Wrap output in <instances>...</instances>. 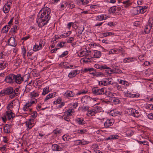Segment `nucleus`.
I'll list each match as a JSON object with an SVG mask.
<instances>
[{
  "label": "nucleus",
  "mask_w": 153,
  "mask_h": 153,
  "mask_svg": "<svg viewBox=\"0 0 153 153\" xmlns=\"http://www.w3.org/2000/svg\"><path fill=\"white\" fill-rule=\"evenodd\" d=\"M151 28H152V26L148 24L147 25L146 27L144 30V32L146 33H149L150 31Z\"/></svg>",
  "instance_id": "39"
},
{
  "label": "nucleus",
  "mask_w": 153,
  "mask_h": 153,
  "mask_svg": "<svg viewBox=\"0 0 153 153\" xmlns=\"http://www.w3.org/2000/svg\"><path fill=\"white\" fill-rule=\"evenodd\" d=\"M53 104L55 105L59 104L57 107L60 108L65 105V103L62 101V98L61 97H59L55 101H54Z\"/></svg>",
  "instance_id": "7"
},
{
  "label": "nucleus",
  "mask_w": 153,
  "mask_h": 153,
  "mask_svg": "<svg viewBox=\"0 0 153 153\" xmlns=\"http://www.w3.org/2000/svg\"><path fill=\"white\" fill-rule=\"evenodd\" d=\"M81 145H85L89 144L90 142L88 141H87L84 139L81 140Z\"/></svg>",
  "instance_id": "58"
},
{
  "label": "nucleus",
  "mask_w": 153,
  "mask_h": 153,
  "mask_svg": "<svg viewBox=\"0 0 153 153\" xmlns=\"http://www.w3.org/2000/svg\"><path fill=\"white\" fill-rule=\"evenodd\" d=\"M79 73V71L77 70H73L71 71L68 75V77L72 78L75 76L77 74Z\"/></svg>",
  "instance_id": "17"
},
{
  "label": "nucleus",
  "mask_w": 153,
  "mask_h": 153,
  "mask_svg": "<svg viewBox=\"0 0 153 153\" xmlns=\"http://www.w3.org/2000/svg\"><path fill=\"white\" fill-rule=\"evenodd\" d=\"M139 6L134 8L131 11V13L134 15H137L139 13L140 10Z\"/></svg>",
  "instance_id": "30"
},
{
  "label": "nucleus",
  "mask_w": 153,
  "mask_h": 153,
  "mask_svg": "<svg viewBox=\"0 0 153 153\" xmlns=\"http://www.w3.org/2000/svg\"><path fill=\"white\" fill-rule=\"evenodd\" d=\"M61 132V131L59 129H56L53 131V133L56 135H57L60 134Z\"/></svg>",
  "instance_id": "52"
},
{
  "label": "nucleus",
  "mask_w": 153,
  "mask_h": 153,
  "mask_svg": "<svg viewBox=\"0 0 153 153\" xmlns=\"http://www.w3.org/2000/svg\"><path fill=\"white\" fill-rule=\"evenodd\" d=\"M149 24L152 27V29H153V19L150 18L149 21Z\"/></svg>",
  "instance_id": "60"
},
{
  "label": "nucleus",
  "mask_w": 153,
  "mask_h": 153,
  "mask_svg": "<svg viewBox=\"0 0 153 153\" xmlns=\"http://www.w3.org/2000/svg\"><path fill=\"white\" fill-rule=\"evenodd\" d=\"M74 95L75 93L74 91L69 90L67 91L64 94L65 96L68 98L73 97L74 96Z\"/></svg>",
  "instance_id": "20"
},
{
  "label": "nucleus",
  "mask_w": 153,
  "mask_h": 153,
  "mask_svg": "<svg viewBox=\"0 0 153 153\" xmlns=\"http://www.w3.org/2000/svg\"><path fill=\"white\" fill-rule=\"evenodd\" d=\"M32 89V88L31 86L26 85L25 87V92L26 93L29 92Z\"/></svg>",
  "instance_id": "48"
},
{
  "label": "nucleus",
  "mask_w": 153,
  "mask_h": 153,
  "mask_svg": "<svg viewBox=\"0 0 153 153\" xmlns=\"http://www.w3.org/2000/svg\"><path fill=\"white\" fill-rule=\"evenodd\" d=\"M145 74L148 76L153 75V70L148 69L145 71Z\"/></svg>",
  "instance_id": "42"
},
{
  "label": "nucleus",
  "mask_w": 153,
  "mask_h": 153,
  "mask_svg": "<svg viewBox=\"0 0 153 153\" xmlns=\"http://www.w3.org/2000/svg\"><path fill=\"white\" fill-rule=\"evenodd\" d=\"M92 93L96 95L104 94L106 92V89L104 88H99L98 87H94L92 89Z\"/></svg>",
  "instance_id": "2"
},
{
  "label": "nucleus",
  "mask_w": 153,
  "mask_h": 153,
  "mask_svg": "<svg viewBox=\"0 0 153 153\" xmlns=\"http://www.w3.org/2000/svg\"><path fill=\"white\" fill-rule=\"evenodd\" d=\"M96 69L94 68H85L83 69V71L87 72L89 71V72L91 71H96Z\"/></svg>",
  "instance_id": "45"
},
{
  "label": "nucleus",
  "mask_w": 153,
  "mask_h": 153,
  "mask_svg": "<svg viewBox=\"0 0 153 153\" xmlns=\"http://www.w3.org/2000/svg\"><path fill=\"white\" fill-rule=\"evenodd\" d=\"M49 89V86H47L45 87L43 89L42 95H45L48 94L50 92Z\"/></svg>",
  "instance_id": "32"
},
{
  "label": "nucleus",
  "mask_w": 153,
  "mask_h": 153,
  "mask_svg": "<svg viewBox=\"0 0 153 153\" xmlns=\"http://www.w3.org/2000/svg\"><path fill=\"white\" fill-rule=\"evenodd\" d=\"M89 57H88L87 56L85 57L84 59H83V62H91V61L90 60V59H91V57L90 58Z\"/></svg>",
  "instance_id": "57"
},
{
  "label": "nucleus",
  "mask_w": 153,
  "mask_h": 153,
  "mask_svg": "<svg viewBox=\"0 0 153 153\" xmlns=\"http://www.w3.org/2000/svg\"><path fill=\"white\" fill-rule=\"evenodd\" d=\"M68 33H65L61 35H59L56 38L55 37V38H66L68 37Z\"/></svg>",
  "instance_id": "54"
},
{
  "label": "nucleus",
  "mask_w": 153,
  "mask_h": 153,
  "mask_svg": "<svg viewBox=\"0 0 153 153\" xmlns=\"http://www.w3.org/2000/svg\"><path fill=\"white\" fill-rule=\"evenodd\" d=\"M107 83L108 85H112L113 84V82H112V79L111 78H108L107 79Z\"/></svg>",
  "instance_id": "63"
},
{
  "label": "nucleus",
  "mask_w": 153,
  "mask_h": 153,
  "mask_svg": "<svg viewBox=\"0 0 153 153\" xmlns=\"http://www.w3.org/2000/svg\"><path fill=\"white\" fill-rule=\"evenodd\" d=\"M16 102L15 100H13L10 104H9L7 107V110H12L11 109L13 108L14 106L15 105Z\"/></svg>",
  "instance_id": "24"
},
{
  "label": "nucleus",
  "mask_w": 153,
  "mask_h": 153,
  "mask_svg": "<svg viewBox=\"0 0 153 153\" xmlns=\"http://www.w3.org/2000/svg\"><path fill=\"white\" fill-rule=\"evenodd\" d=\"M76 121L79 125H83L85 124V121L82 118H78L76 119Z\"/></svg>",
  "instance_id": "33"
},
{
  "label": "nucleus",
  "mask_w": 153,
  "mask_h": 153,
  "mask_svg": "<svg viewBox=\"0 0 153 153\" xmlns=\"http://www.w3.org/2000/svg\"><path fill=\"white\" fill-rule=\"evenodd\" d=\"M55 96V94L53 93L49 94L46 96L44 100L45 101H46L50 98L54 97Z\"/></svg>",
  "instance_id": "34"
},
{
  "label": "nucleus",
  "mask_w": 153,
  "mask_h": 153,
  "mask_svg": "<svg viewBox=\"0 0 153 153\" xmlns=\"http://www.w3.org/2000/svg\"><path fill=\"white\" fill-rule=\"evenodd\" d=\"M9 53L7 54V53L4 52H1L0 53V59H5L6 57L8 56Z\"/></svg>",
  "instance_id": "38"
},
{
  "label": "nucleus",
  "mask_w": 153,
  "mask_h": 153,
  "mask_svg": "<svg viewBox=\"0 0 153 153\" xmlns=\"http://www.w3.org/2000/svg\"><path fill=\"white\" fill-rule=\"evenodd\" d=\"M113 69V74H121L122 73V71L118 68H114Z\"/></svg>",
  "instance_id": "43"
},
{
  "label": "nucleus",
  "mask_w": 153,
  "mask_h": 153,
  "mask_svg": "<svg viewBox=\"0 0 153 153\" xmlns=\"http://www.w3.org/2000/svg\"><path fill=\"white\" fill-rule=\"evenodd\" d=\"M37 99H35L34 100H31L30 102H28V104H29L31 106L33 104H34L37 103Z\"/></svg>",
  "instance_id": "56"
},
{
  "label": "nucleus",
  "mask_w": 153,
  "mask_h": 153,
  "mask_svg": "<svg viewBox=\"0 0 153 153\" xmlns=\"http://www.w3.org/2000/svg\"><path fill=\"white\" fill-rule=\"evenodd\" d=\"M87 132L86 129H79L77 131V133L79 134H82L85 133Z\"/></svg>",
  "instance_id": "49"
},
{
  "label": "nucleus",
  "mask_w": 153,
  "mask_h": 153,
  "mask_svg": "<svg viewBox=\"0 0 153 153\" xmlns=\"http://www.w3.org/2000/svg\"><path fill=\"white\" fill-rule=\"evenodd\" d=\"M125 96L127 97H134L137 96V95L135 94H131L129 91L124 92H123Z\"/></svg>",
  "instance_id": "22"
},
{
  "label": "nucleus",
  "mask_w": 153,
  "mask_h": 153,
  "mask_svg": "<svg viewBox=\"0 0 153 153\" xmlns=\"http://www.w3.org/2000/svg\"><path fill=\"white\" fill-rule=\"evenodd\" d=\"M5 95H7L5 89H4L0 92V96L2 97Z\"/></svg>",
  "instance_id": "61"
},
{
  "label": "nucleus",
  "mask_w": 153,
  "mask_h": 153,
  "mask_svg": "<svg viewBox=\"0 0 153 153\" xmlns=\"http://www.w3.org/2000/svg\"><path fill=\"white\" fill-rule=\"evenodd\" d=\"M110 114L113 116H115L120 115L122 113L116 110H112L110 112Z\"/></svg>",
  "instance_id": "23"
},
{
  "label": "nucleus",
  "mask_w": 153,
  "mask_h": 153,
  "mask_svg": "<svg viewBox=\"0 0 153 153\" xmlns=\"http://www.w3.org/2000/svg\"><path fill=\"white\" fill-rule=\"evenodd\" d=\"M34 120L33 119H30L28 121L26 122V126L29 128L31 129L34 126Z\"/></svg>",
  "instance_id": "13"
},
{
  "label": "nucleus",
  "mask_w": 153,
  "mask_h": 153,
  "mask_svg": "<svg viewBox=\"0 0 153 153\" xmlns=\"http://www.w3.org/2000/svg\"><path fill=\"white\" fill-rule=\"evenodd\" d=\"M130 1L129 0H128L127 1H123V4L125 5L124 6V7H128V6L130 5V3H129Z\"/></svg>",
  "instance_id": "62"
},
{
  "label": "nucleus",
  "mask_w": 153,
  "mask_h": 153,
  "mask_svg": "<svg viewBox=\"0 0 153 153\" xmlns=\"http://www.w3.org/2000/svg\"><path fill=\"white\" fill-rule=\"evenodd\" d=\"M37 115V113L36 111H33L32 114V115H31V117L32 118V119H34L36 117Z\"/></svg>",
  "instance_id": "59"
},
{
  "label": "nucleus",
  "mask_w": 153,
  "mask_h": 153,
  "mask_svg": "<svg viewBox=\"0 0 153 153\" xmlns=\"http://www.w3.org/2000/svg\"><path fill=\"white\" fill-rule=\"evenodd\" d=\"M22 62V60L19 58H17L14 61V64L16 66H18Z\"/></svg>",
  "instance_id": "36"
},
{
  "label": "nucleus",
  "mask_w": 153,
  "mask_h": 153,
  "mask_svg": "<svg viewBox=\"0 0 153 153\" xmlns=\"http://www.w3.org/2000/svg\"><path fill=\"white\" fill-rule=\"evenodd\" d=\"M27 54V57L31 60L37 58V56L33 53L28 52Z\"/></svg>",
  "instance_id": "26"
},
{
  "label": "nucleus",
  "mask_w": 153,
  "mask_h": 153,
  "mask_svg": "<svg viewBox=\"0 0 153 153\" xmlns=\"http://www.w3.org/2000/svg\"><path fill=\"white\" fill-rule=\"evenodd\" d=\"M91 51H80L78 55L79 56H87L88 55L89 53H90Z\"/></svg>",
  "instance_id": "29"
},
{
  "label": "nucleus",
  "mask_w": 153,
  "mask_h": 153,
  "mask_svg": "<svg viewBox=\"0 0 153 153\" xmlns=\"http://www.w3.org/2000/svg\"><path fill=\"white\" fill-rule=\"evenodd\" d=\"M118 138V136L117 135H111L110 136L106 138L107 140H110L117 139Z\"/></svg>",
  "instance_id": "41"
},
{
  "label": "nucleus",
  "mask_w": 153,
  "mask_h": 153,
  "mask_svg": "<svg viewBox=\"0 0 153 153\" xmlns=\"http://www.w3.org/2000/svg\"><path fill=\"white\" fill-rule=\"evenodd\" d=\"M124 52V50L122 48L119 47L118 48H114L111 50L109 53L110 54H114L121 53L123 54Z\"/></svg>",
  "instance_id": "8"
},
{
  "label": "nucleus",
  "mask_w": 153,
  "mask_h": 153,
  "mask_svg": "<svg viewBox=\"0 0 153 153\" xmlns=\"http://www.w3.org/2000/svg\"><path fill=\"white\" fill-rule=\"evenodd\" d=\"M19 90V88H16L14 90H13V94L12 95L11 98H13L15 97L18 96L19 94L20 93Z\"/></svg>",
  "instance_id": "25"
},
{
  "label": "nucleus",
  "mask_w": 153,
  "mask_h": 153,
  "mask_svg": "<svg viewBox=\"0 0 153 153\" xmlns=\"http://www.w3.org/2000/svg\"><path fill=\"white\" fill-rule=\"evenodd\" d=\"M63 139L65 141H67L70 140V139H72L69 137V136L68 135H64L62 137Z\"/></svg>",
  "instance_id": "51"
},
{
  "label": "nucleus",
  "mask_w": 153,
  "mask_h": 153,
  "mask_svg": "<svg viewBox=\"0 0 153 153\" xmlns=\"http://www.w3.org/2000/svg\"><path fill=\"white\" fill-rule=\"evenodd\" d=\"M102 42L103 43H105L106 44H111V43L112 42V41H109L108 40H107V39H104L102 40Z\"/></svg>",
  "instance_id": "55"
},
{
  "label": "nucleus",
  "mask_w": 153,
  "mask_h": 153,
  "mask_svg": "<svg viewBox=\"0 0 153 153\" xmlns=\"http://www.w3.org/2000/svg\"><path fill=\"white\" fill-rule=\"evenodd\" d=\"M14 77V83L20 84L24 80V76L20 74L15 75Z\"/></svg>",
  "instance_id": "4"
},
{
  "label": "nucleus",
  "mask_w": 153,
  "mask_h": 153,
  "mask_svg": "<svg viewBox=\"0 0 153 153\" xmlns=\"http://www.w3.org/2000/svg\"><path fill=\"white\" fill-rule=\"evenodd\" d=\"M117 81H118L119 83L124 85H128V82L125 81H124L121 79H118Z\"/></svg>",
  "instance_id": "50"
},
{
  "label": "nucleus",
  "mask_w": 153,
  "mask_h": 153,
  "mask_svg": "<svg viewBox=\"0 0 153 153\" xmlns=\"http://www.w3.org/2000/svg\"><path fill=\"white\" fill-rule=\"evenodd\" d=\"M91 53L93 54L94 57L95 58H99L101 56V52L99 51H94L91 52Z\"/></svg>",
  "instance_id": "21"
},
{
  "label": "nucleus",
  "mask_w": 153,
  "mask_h": 153,
  "mask_svg": "<svg viewBox=\"0 0 153 153\" xmlns=\"http://www.w3.org/2000/svg\"><path fill=\"white\" fill-rule=\"evenodd\" d=\"M51 10L50 8L45 7L39 12L36 20L38 26L40 27L46 25L51 17Z\"/></svg>",
  "instance_id": "1"
},
{
  "label": "nucleus",
  "mask_w": 153,
  "mask_h": 153,
  "mask_svg": "<svg viewBox=\"0 0 153 153\" xmlns=\"http://www.w3.org/2000/svg\"><path fill=\"white\" fill-rule=\"evenodd\" d=\"M129 111L130 112V114L135 117H138L140 116L141 114L139 112V111L138 110H136L135 109L131 108Z\"/></svg>",
  "instance_id": "9"
},
{
  "label": "nucleus",
  "mask_w": 153,
  "mask_h": 153,
  "mask_svg": "<svg viewBox=\"0 0 153 153\" xmlns=\"http://www.w3.org/2000/svg\"><path fill=\"white\" fill-rule=\"evenodd\" d=\"M133 58H126L124 59L123 62L124 63L130 62L132 61Z\"/></svg>",
  "instance_id": "53"
},
{
  "label": "nucleus",
  "mask_w": 153,
  "mask_h": 153,
  "mask_svg": "<svg viewBox=\"0 0 153 153\" xmlns=\"http://www.w3.org/2000/svg\"><path fill=\"white\" fill-rule=\"evenodd\" d=\"M8 65L7 61L4 60L0 63V70L4 69Z\"/></svg>",
  "instance_id": "28"
},
{
  "label": "nucleus",
  "mask_w": 153,
  "mask_h": 153,
  "mask_svg": "<svg viewBox=\"0 0 153 153\" xmlns=\"http://www.w3.org/2000/svg\"><path fill=\"white\" fill-rule=\"evenodd\" d=\"M12 3L10 1L7 2L4 6L3 9V12L5 13H7L10 10V5Z\"/></svg>",
  "instance_id": "11"
},
{
  "label": "nucleus",
  "mask_w": 153,
  "mask_h": 153,
  "mask_svg": "<svg viewBox=\"0 0 153 153\" xmlns=\"http://www.w3.org/2000/svg\"><path fill=\"white\" fill-rule=\"evenodd\" d=\"M30 95L32 98H34L38 97L39 95V94L36 91H34L30 93Z\"/></svg>",
  "instance_id": "37"
},
{
  "label": "nucleus",
  "mask_w": 153,
  "mask_h": 153,
  "mask_svg": "<svg viewBox=\"0 0 153 153\" xmlns=\"http://www.w3.org/2000/svg\"><path fill=\"white\" fill-rule=\"evenodd\" d=\"M11 127V125L6 124L4 127V133L8 134L10 132V128Z\"/></svg>",
  "instance_id": "19"
},
{
  "label": "nucleus",
  "mask_w": 153,
  "mask_h": 153,
  "mask_svg": "<svg viewBox=\"0 0 153 153\" xmlns=\"http://www.w3.org/2000/svg\"><path fill=\"white\" fill-rule=\"evenodd\" d=\"M17 30V26L16 25L14 26L13 28L11 29V31L10 32V34L14 33H16Z\"/></svg>",
  "instance_id": "46"
},
{
  "label": "nucleus",
  "mask_w": 153,
  "mask_h": 153,
  "mask_svg": "<svg viewBox=\"0 0 153 153\" xmlns=\"http://www.w3.org/2000/svg\"><path fill=\"white\" fill-rule=\"evenodd\" d=\"M51 149L53 151H61L62 148L60 146L57 144H53L52 145Z\"/></svg>",
  "instance_id": "18"
},
{
  "label": "nucleus",
  "mask_w": 153,
  "mask_h": 153,
  "mask_svg": "<svg viewBox=\"0 0 153 153\" xmlns=\"http://www.w3.org/2000/svg\"><path fill=\"white\" fill-rule=\"evenodd\" d=\"M101 107L99 106H96L93 107L91 110H88L86 114L88 116L95 115L96 114L101 111Z\"/></svg>",
  "instance_id": "3"
},
{
  "label": "nucleus",
  "mask_w": 153,
  "mask_h": 153,
  "mask_svg": "<svg viewBox=\"0 0 153 153\" xmlns=\"http://www.w3.org/2000/svg\"><path fill=\"white\" fill-rule=\"evenodd\" d=\"M146 108L151 110H153V105L147 104L146 105Z\"/></svg>",
  "instance_id": "64"
},
{
  "label": "nucleus",
  "mask_w": 153,
  "mask_h": 153,
  "mask_svg": "<svg viewBox=\"0 0 153 153\" xmlns=\"http://www.w3.org/2000/svg\"><path fill=\"white\" fill-rule=\"evenodd\" d=\"M114 123V120L113 119L107 120L104 123V126L105 128H107L113 125Z\"/></svg>",
  "instance_id": "12"
},
{
  "label": "nucleus",
  "mask_w": 153,
  "mask_h": 153,
  "mask_svg": "<svg viewBox=\"0 0 153 153\" xmlns=\"http://www.w3.org/2000/svg\"><path fill=\"white\" fill-rule=\"evenodd\" d=\"M108 16L105 17L104 15H99L97 16L96 17V19L99 21H101L102 20H105L107 19Z\"/></svg>",
  "instance_id": "35"
},
{
  "label": "nucleus",
  "mask_w": 153,
  "mask_h": 153,
  "mask_svg": "<svg viewBox=\"0 0 153 153\" xmlns=\"http://www.w3.org/2000/svg\"><path fill=\"white\" fill-rule=\"evenodd\" d=\"M44 46L43 41L41 40L39 44L36 43L33 46V50L35 52L37 51L42 49Z\"/></svg>",
  "instance_id": "6"
},
{
  "label": "nucleus",
  "mask_w": 153,
  "mask_h": 153,
  "mask_svg": "<svg viewBox=\"0 0 153 153\" xmlns=\"http://www.w3.org/2000/svg\"><path fill=\"white\" fill-rule=\"evenodd\" d=\"M73 110L72 109H69L67 111H65V113L68 116H70L73 113Z\"/></svg>",
  "instance_id": "47"
},
{
  "label": "nucleus",
  "mask_w": 153,
  "mask_h": 153,
  "mask_svg": "<svg viewBox=\"0 0 153 153\" xmlns=\"http://www.w3.org/2000/svg\"><path fill=\"white\" fill-rule=\"evenodd\" d=\"M5 89L7 94H11L10 97L11 98L12 95L13 94V89L12 87H10Z\"/></svg>",
  "instance_id": "31"
},
{
  "label": "nucleus",
  "mask_w": 153,
  "mask_h": 153,
  "mask_svg": "<svg viewBox=\"0 0 153 153\" xmlns=\"http://www.w3.org/2000/svg\"><path fill=\"white\" fill-rule=\"evenodd\" d=\"M77 67V66H75L73 65H67V64L64 65V68H71L73 69L74 68H76Z\"/></svg>",
  "instance_id": "44"
},
{
  "label": "nucleus",
  "mask_w": 153,
  "mask_h": 153,
  "mask_svg": "<svg viewBox=\"0 0 153 153\" xmlns=\"http://www.w3.org/2000/svg\"><path fill=\"white\" fill-rule=\"evenodd\" d=\"M15 76V74H10L6 77L4 81L8 83H14Z\"/></svg>",
  "instance_id": "5"
},
{
  "label": "nucleus",
  "mask_w": 153,
  "mask_h": 153,
  "mask_svg": "<svg viewBox=\"0 0 153 153\" xmlns=\"http://www.w3.org/2000/svg\"><path fill=\"white\" fill-rule=\"evenodd\" d=\"M8 44L12 46H15L17 44L16 42L15 39H9L8 41Z\"/></svg>",
  "instance_id": "27"
},
{
  "label": "nucleus",
  "mask_w": 153,
  "mask_h": 153,
  "mask_svg": "<svg viewBox=\"0 0 153 153\" xmlns=\"http://www.w3.org/2000/svg\"><path fill=\"white\" fill-rule=\"evenodd\" d=\"M10 27V26L8 25L4 26L2 29V32L3 33H6L8 31Z\"/></svg>",
  "instance_id": "40"
},
{
  "label": "nucleus",
  "mask_w": 153,
  "mask_h": 153,
  "mask_svg": "<svg viewBox=\"0 0 153 153\" xmlns=\"http://www.w3.org/2000/svg\"><path fill=\"white\" fill-rule=\"evenodd\" d=\"M23 110L25 111H28L30 113L32 112V109L31 106L28 104L26 103L23 107Z\"/></svg>",
  "instance_id": "15"
},
{
  "label": "nucleus",
  "mask_w": 153,
  "mask_h": 153,
  "mask_svg": "<svg viewBox=\"0 0 153 153\" xmlns=\"http://www.w3.org/2000/svg\"><path fill=\"white\" fill-rule=\"evenodd\" d=\"M6 114L7 118L9 120H10L12 118L13 119L15 117V114L13 113L12 110H7L6 112Z\"/></svg>",
  "instance_id": "14"
},
{
  "label": "nucleus",
  "mask_w": 153,
  "mask_h": 153,
  "mask_svg": "<svg viewBox=\"0 0 153 153\" xmlns=\"http://www.w3.org/2000/svg\"><path fill=\"white\" fill-rule=\"evenodd\" d=\"M94 67L97 69H99L100 70L102 69H109L110 68L108 67L106 65H100L99 64H96L94 65Z\"/></svg>",
  "instance_id": "16"
},
{
  "label": "nucleus",
  "mask_w": 153,
  "mask_h": 153,
  "mask_svg": "<svg viewBox=\"0 0 153 153\" xmlns=\"http://www.w3.org/2000/svg\"><path fill=\"white\" fill-rule=\"evenodd\" d=\"M90 97L88 96L83 97L81 99V102L84 105H86L90 103Z\"/></svg>",
  "instance_id": "10"
}]
</instances>
